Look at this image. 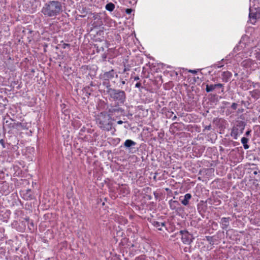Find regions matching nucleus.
<instances>
[{
  "instance_id": "nucleus-1",
  "label": "nucleus",
  "mask_w": 260,
  "mask_h": 260,
  "mask_svg": "<svg viewBox=\"0 0 260 260\" xmlns=\"http://www.w3.org/2000/svg\"><path fill=\"white\" fill-rule=\"evenodd\" d=\"M62 11L61 3L58 1H49L44 4L41 13L47 17L55 18Z\"/></svg>"
},
{
  "instance_id": "nucleus-2",
  "label": "nucleus",
  "mask_w": 260,
  "mask_h": 260,
  "mask_svg": "<svg viewBox=\"0 0 260 260\" xmlns=\"http://www.w3.org/2000/svg\"><path fill=\"white\" fill-rule=\"evenodd\" d=\"M96 122L99 127L104 130L109 131L112 128L111 117L106 113H101L96 119Z\"/></svg>"
},
{
  "instance_id": "nucleus-3",
  "label": "nucleus",
  "mask_w": 260,
  "mask_h": 260,
  "mask_svg": "<svg viewBox=\"0 0 260 260\" xmlns=\"http://www.w3.org/2000/svg\"><path fill=\"white\" fill-rule=\"evenodd\" d=\"M260 19V6L250 7L249 14V21L252 24H255L256 21Z\"/></svg>"
},
{
  "instance_id": "nucleus-4",
  "label": "nucleus",
  "mask_w": 260,
  "mask_h": 260,
  "mask_svg": "<svg viewBox=\"0 0 260 260\" xmlns=\"http://www.w3.org/2000/svg\"><path fill=\"white\" fill-rule=\"evenodd\" d=\"M188 72H189L191 73V75H188L186 76L187 72H184L183 75L182 76L185 78L187 77V81H198L199 80L201 81L203 77V74L197 71L196 70H189Z\"/></svg>"
},
{
  "instance_id": "nucleus-5",
  "label": "nucleus",
  "mask_w": 260,
  "mask_h": 260,
  "mask_svg": "<svg viewBox=\"0 0 260 260\" xmlns=\"http://www.w3.org/2000/svg\"><path fill=\"white\" fill-rule=\"evenodd\" d=\"M241 65L242 67L252 71H255L259 68L258 63L250 58L244 60L241 62Z\"/></svg>"
},
{
  "instance_id": "nucleus-6",
  "label": "nucleus",
  "mask_w": 260,
  "mask_h": 260,
  "mask_svg": "<svg viewBox=\"0 0 260 260\" xmlns=\"http://www.w3.org/2000/svg\"><path fill=\"white\" fill-rule=\"evenodd\" d=\"M118 75L114 70H111L108 72H105L100 75V79L105 81L112 80L117 78Z\"/></svg>"
},
{
  "instance_id": "nucleus-7",
  "label": "nucleus",
  "mask_w": 260,
  "mask_h": 260,
  "mask_svg": "<svg viewBox=\"0 0 260 260\" xmlns=\"http://www.w3.org/2000/svg\"><path fill=\"white\" fill-rule=\"evenodd\" d=\"M180 232L182 235V241L184 244H189L192 242L193 239L192 236L187 231H181Z\"/></svg>"
},
{
  "instance_id": "nucleus-8",
  "label": "nucleus",
  "mask_w": 260,
  "mask_h": 260,
  "mask_svg": "<svg viewBox=\"0 0 260 260\" xmlns=\"http://www.w3.org/2000/svg\"><path fill=\"white\" fill-rule=\"evenodd\" d=\"M110 94L113 98L121 102L124 99V92L122 91L113 90L111 91Z\"/></svg>"
},
{
  "instance_id": "nucleus-9",
  "label": "nucleus",
  "mask_w": 260,
  "mask_h": 260,
  "mask_svg": "<svg viewBox=\"0 0 260 260\" xmlns=\"http://www.w3.org/2000/svg\"><path fill=\"white\" fill-rule=\"evenodd\" d=\"M244 127L243 125H237L234 127L232 131V136L234 137L235 139H237L238 136L240 135L243 133Z\"/></svg>"
},
{
  "instance_id": "nucleus-10",
  "label": "nucleus",
  "mask_w": 260,
  "mask_h": 260,
  "mask_svg": "<svg viewBox=\"0 0 260 260\" xmlns=\"http://www.w3.org/2000/svg\"><path fill=\"white\" fill-rule=\"evenodd\" d=\"M221 76L223 81H228L229 80L231 79V78L232 77V74L229 71H226L223 72L222 73Z\"/></svg>"
},
{
  "instance_id": "nucleus-11",
  "label": "nucleus",
  "mask_w": 260,
  "mask_h": 260,
  "mask_svg": "<svg viewBox=\"0 0 260 260\" xmlns=\"http://www.w3.org/2000/svg\"><path fill=\"white\" fill-rule=\"evenodd\" d=\"M191 196L189 193L186 194L183 199H180L182 204L185 206H186L188 204L189 200L191 199Z\"/></svg>"
},
{
  "instance_id": "nucleus-12",
  "label": "nucleus",
  "mask_w": 260,
  "mask_h": 260,
  "mask_svg": "<svg viewBox=\"0 0 260 260\" xmlns=\"http://www.w3.org/2000/svg\"><path fill=\"white\" fill-rule=\"evenodd\" d=\"M164 75L167 77H172V78L171 79L175 80V77H177L178 73H177V72L173 71L168 72L166 73L165 72V73H164Z\"/></svg>"
},
{
  "instance_id": "nucleus-13",
  "label": "nucleus",
  "mask_w": 260,
  "mask_h": 260,
  "mask_svg": "<svg viewBox=\"0 0 260 260\" xmlns=\"http://www.w3.org/2000/svg\"><path fill=\"white\" fill-rule=\"evenodd\" d=\"M222 86V84H212L210 85H207L206 86V90L207 92H210L213 91L216 87H221Z\"/></svg>"
},
{
  "instance_id": "nucleus-14",
  "label": "nucleus",
  "mask_w": 260,
  "mask_h": 260,
  "mask_svg": "<svg viewBox=\"0 0 260 260\" xmlns=\"http://www.w3.org/2000/svg\"><path fill=\"white\" fill-rule=\"evenodd\" d=\"M229 218L225 217L221 218L220 222L223 229H226L228 228L229 223Z\"/></svg>"
},
{
  "instance_id": "nucleus-15",
  "label": "nucleus",
  "mask_w": 260,
  "mask_h": 260,
  "mask_svg": "<svg viewBox=\"0 0 260 260\" xmlns=\"http://www.w3.org/2000/svg\"><path fill=\"white\" fill-rule=\"evenodd\" d=\"M115 5L114 4L112 3H109L106 5L105 9L109 12H112L115 9Z\"/></svg>"
},
{
  "instance_id": "nucleus-16",
  "label": "nucleus",
  "mask_w": 260,
  "mask_h": 260,
  "mask_svg": "<svg viewBox=\"0 0 260 260\" xmlns=\"http://www.w3.org/2000/svg\"><path fill=\"white\" fill-rule=\"evenodd\" d=\"M136 144L135 142L131 140H126L124 142V146L126 147H130L134 146Z\"/></svg>"
},
{
  "instance_id": "nucleus-17",
  "label": "nucleus",
  "mask_w": 260,
  "mask_h": 260,
  "mask_svg": "<svg viewBox=\"0 0 260 260\" xmlns=\"http://www.w3.org/2000/svg\"><path fill=\"white\" fill-rule=\"evenodd\" d=\"M255 58L257 60V63H258V67L260 66V51L256 52L254 53Z\"/></svg>"
},
{
  "instance_id": "nucleus-18",
  "label": "nucleus",
  "mask_w": 260,
  "mask_h": 260,
  "mask_svg": "<svg viewBox=\"0 0 260 260\" xmlns=\"http://www.w3.org/2000/svg\"><path fill=\"white\" fill-rule=\"evenodd\" d=\"M162 77L161 75H159V76L158 75L155 77V79L153 81L157 82V81H159L160 80L162 81L164 80V79Z\"/></svg>"
},
{
  "instance_id": "nucleus-19",
  "label": "nucleus",
  "mask_w": 260,
  "mask_h": 260,
  "mask_svg": "<svg viewBox=\"0 0 260 260\" xmlns=\"http://www.w3.org/2000/svg\"><path fill=\"white\" fill-rule=\"evenodd\" d=\"M248 142V139L245 138V137H243L242 139H241V142L243 144H246Z\"/></svg>"
},
{
  "instance_id": "nucleus-20",
  "label": "nucleus",
  "mask_w": 260,
  "mask_h": 260,
  "mask_svg": "<svg viewBox=\"0 0 260 260\" xmlns=\"http://www.w3.org/2000/svg\"><path fill=\"white\" fill-rule=\"evenodd\" d=\"M132 11H133V10L132 9H126L125 10V12L127 14H131V13L132 12Z\"/></svg>"
},
{
  "instance_id": "nucleus-21",
  "label": "nucleus",
  "mask_w": 260,
  "mask_h": 260,
  "mask_svg": "<svg viewBox=\"0 0 260 260\" xmlns=\"http://www.w3.org/2000/svg\"><path fill=\"white\" fill-rule=\"evenodd\" d=\"M9 121L7 120L4 124V127H6L7 126H8L9 124L8 123Z\"/></svg>"
},
{
  "instance_id": "nucleus-22",
  "label": "nucleus",
  "mask_w": 260,
  "mask_h": 260,
  "mask_svg": "<svg viewBox=\"0 0 260 260\" xmlns=\"http://www.w3.org/2000/svg\"><path fill=\"white\" fill-rule=\"evenodd\" d=\"M243 146H244V148L246 149H248L249 148V146L248 145L246 144H243Z\"/></svg>"
},
{
  "instance_id": "nucleus-23",
  "label": "nucleus",
  "mask_w": 260,
  "mask_h": 260,
  "mask_svg": "<svg viewBox=\"0 0 260 260\" xmlns=\"http://www.w3.org/2000/svg\"><path fill=\"white\" fill-rule=\"evenodd\" d=\"M223 65L222 64H221L220 63H218V64H217V67L218 68H221L223 66Z\"/></svg>"
},
{
  "instance_id": "nucleus-24",
  "label": "nucleus",
  "mask_w": 260,
  "mask_h": 260,
  "mask_svg": "<svg viewBox=\"0 0 260 260\" xmlns=\"http://www.w3.org/2000/svg\"><path fill=\"white\" fill-rule=\"evenodd\" d=\"M141 85V84L140 82H137L135 86L137 87H139Z\"/></svg>"
},
{
  "instance_id": "nucleus-25",
  "label": "nucleus",
  "mask_w": 260,
  "mask_h": 260,
  "mask_svg": "<svg viewBox=\"0 0 260 260\" xmlns=\"http://www.w3.org/2000/svg\"><path fill=\"white\" fill-rule=\"evenodd\" d=\"M236 106L237 105L235 103L233 104L232 105V107L234 108V109H236Z\"/></svg>"
},
{
  "instance_id": "nucleus-26",
  "label": "nucleus",
  "mask_w": 260,
  "mask_h": 260,
  "mask_svg": "<svg viewBox=\"0 0 260 260\" xmlns=\"http://www.w3.org/2000/svg\"><path fill=\"white\" fill-rule=\"evenodd\" d=\"M117 123L118 124H121L122 123H123V121H121V120H119V121H117Z\"/></svg>"
},
{
  "instance_id": "nucleus-27",
  "label": "nucleus",
  "mask_w": 260,
  "mask_h": 260,
  "mask_svg": "<svg viewBox=\"0 0 260 260\" xmlns=\"http://www.w3.org/2000/svg\"><path fill=\"white\" fill-rule=\"evenodd\" d=\"M139 78L138 76H136V77H134V80H139Z\"/></svg>"
},
{
  "instance_id": "nucleus-28",
  "label": "nucleus",
  "mask_w": 260,
  "mask_h": 260,
  "mask_svg": "<svg viewBox=\"0 0 260 260\" xmlns=\"http://www.w3.org/2000/svg\"><path fill=\"white\" fill-rule=\"evenodd\" d=\"M63 45H64L63 48H66V46H70V45L68 44H64Z\"/></svg>"
},
{
  "instance_id": "nucleus-29",
  "label": "nucleus",
  "mask_w": 260,
  "mask_h": 260,
  "mask_svg": "<svg viewBox=\"0 0 260 260\" xmlns=\"http://www.w3.org/2000/svg\"><path fill=\"white\" fill-rule=\"evenodd\" d=\"M250 133V131H247L246 133V135H248Z\"/></svg>"
},
{
  "instance_id": "nucleus-30",
  "label": "nucleus",
  "mask_w": 260,
  "mask_h": 260,
  "mask_svg": "<svg viewBox=\"0 0 260 260\" xmlns=\"http://www.w3.org/2000/svg\"><path fill=\"white\" fill-rule=\"evenodd\" d=\"M0 143H1V144H3V140L1 139V140H0Z\"/></svg>"
},
{
  "instance_id": "nucleus-31",
  "label": "nucleus",
  "mask_w": 260,
  "mask_h": 260,
  "mask_svg": "<svg viewBox=\"0 0 260 260\" xmlns=\"http://www.w3.org/2000/svg\"><path fill=\"white\" fill-rule=\"evenodd\" d=\"M221 61H224V59H222Z\"/></svg>"
}]
</instances>
